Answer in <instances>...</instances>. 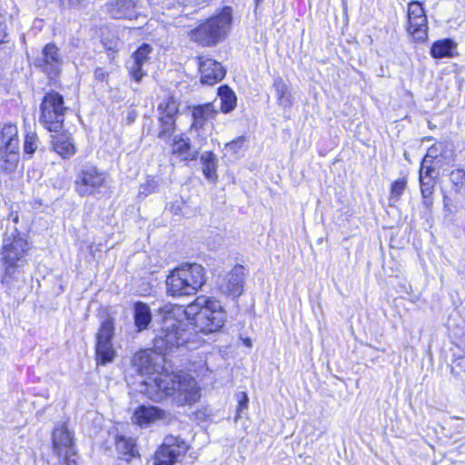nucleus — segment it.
I'll return each mask as SVG.
<instances>
[{"mask_svg":"<svg viewBox=\"0 0 465 465\" xmlns=\"http://www.w3.org/2000/svg\"><path fill=\"white\" fill-rule=\"evenodd\" d=\"M134 321L138 332L143 331L149 328L152 322V312L146 303L136 302L134 304Z\"/></svg>","mask_w":465,"mask_h":465,"instance_id":"a878e982","label":"nucleus"},{"mask_svg":"<svg viewBox=\"0 0 465 465\" xmlns=\"http://www.w3.org/2000/svg\"><path fill=\"white\" fill-rule=\"evenodd\" d=\"M19 139L16 125L5 124L0 131V168L12 171L18 163Z\"/></svg>","mask_w":465,"mask_h":465,"instance_id":"39448f33","label":"nucleus"},{"mask_svg":"<svg viewBox=\"0 0 465 465\" xmlns=\"http://www.w3.org/2000/svg\"><path fill=\"white\" fill-rule=\"evenodd\" d=\"M425 163H426V159H424L421 163V166L420 169V178L429 179V177H430V179H435L436 174H437L436 169L431 166H426Z\"/></svg>","mask_w":465,"mask_h":465,"instance_id":"4c0bfd02","label":"nucleus"},{"mask_svg":"<svg viewBox=\"0 0 465 465\" xmlns=\"http://www.w3.org/2000/svg\"><path fill=\"white\" fill-rule=\"evenodd\" d=\"M132 366L141 376L152 373L155 371L153 353L147 350L136 352L132 359Z\"/></svg>","mask_w":465,"mask_h":465,"instance_id":"b1692460","label":"nucleus"},{"mask_svg":"<svg viewBox=\"0 0 465 465\" xmlns=\"http://www.w3.org/2000/svg\"><path fill=\"white\" fill-rule=\"evenodd\" d=\"M232 8L226 6L223 11L200 24L189 33L192 41L203 46H213L223 41L231 27Z\"/></svg>","mask_w":465,"mask_h":465,"instance_id":"7ed1b4c3","label":"nucleus"},{"mask_svg":"<svg viewBox=\"0 0 465 465\" xmlns=\"http://www.w3.org/2000/svg\"><path fill=\"white\" fill-rule=\"evenodd\" d=\"M188 450L186 442L180 437L168 435L156 450L153 458L154 465H174Z\"/></svg>","mask_w":465,"mask_h":465,"instance_id":"9b49d317","label":"nucleus"},{"mask_svg":"<svg viewBox=\"0 0 465 465\" xmlns=\"http://www.w3.org/2000/svg\"><path fill=\"white\" fill-rule=\"evenodd\" d=\"M10 50V48H8L6 51H5V54H8V51Z\"/></svg>","mask_w":465,"mask_h":465,"instance_id":"de8ad7c7","label":"nucleus"},{"mask_svg":"<svg viewBox=\"0 0 465 465\" xmlns=\"http://www.w3.org/2000/svg\"><path fill=\"white\" fill-rule=\"evenodd\" d=\"M237 399H238V408H237V411H242L245 409H247L248 407V401H249V398H248V395L246 392L244 391H241L237 394Z\"/></svg>","mask_w":465,"mask_h":465,"instance_id":"ea45409f","label":"nucleus"},{"mask_svg":"<svg viewBox=\"0 0 465 465\" xmlns=\"http://www.w3.org/2000/svg\"><path fill=\"white\" fill-rule=\"evenodd\" d=\"M67 108L64 97L57 92H49L40 104V123L49 131L58 133L64 125Z\"/></svg>","mask_w":465,"mask_h":465,"instance_id":"20e7f679","label":"nucleus"},{"mask_svg":"<svg viewBox=\"0 0 465 465\" xmlns=\"http://www.w3.org/2000/svg\"><path fill=\"white\" fill-rule=\"evenodd\" d=\"M201 162L203 163V173L207 180L215 183L218 179L217 165L218 159L216 155L210 151L204 152L201 155Z\"/></svg>","mask_w":465,"mask_h":465,"instance_id":"bb28decb","label":"nucleus"},{"mask_svg":"<svg viewBox=\"0 0 465 465\" xmlns=\"http://www.w3.org/2000/svg\"><path fill=\"white\" fill-rule=\"evenodd\" d=\"M273 87L276 92L278 104L285 108L291 107L292 104V94L290 88L282 77L278 76L274 78Z\"/></svg>","mask_w":465,"mask_h":465,"instance_id":"7c9ffc66","label":"nucleus"},{"mask_svg":"<svg viewBox=\"0 0 465 465\" xmlns=\"http://www.w3.org/2000/svg\"><path fill=\"white\" fill-rule=\"evenodd\" d=\"M218 95L221 100V110L227 114L232 111L236 105V95L228 85H222L218 89Z\"/></svg>","mask_w":465,"mask_h":465,"instance_id":"2f4dec72","label":"nucleus"},{"mask_svg":"<svg viewBox=\"0 0 465 465\" xmlns=\"http://www.w3.org/2000/svg\"><path fill=\"white\" fill-rule=\"evenodd\" d=\"M208 299L205 296H200L186 308L175 305L166 310L162 326L156 331L153 340L155 350L163 353L173 347L185 345L189 341L190 333L185 329L186 324L179 318L185 317L188 320H193L196 325V317L202 309L208 304Z\"/></svg>","mask_w":465,"mask_h":465,"instance_id":"f257e3e1","label":"nucleus"},{"mask_svg":"<svg viewBox=\"0 0 465 465\" xmlns=\"http://www.w3.org/2000/svg\"><path fill=\"white\" fill-rule=\"evenodd\" d=\"M156 187L157 183L154 180H148L146 183L141 186L140 194H144V196H146L148 193L154 192Z\"/></svg>","mask_w":465,"mask_h":465,"instance_id":"a19ab883","label":"nucleus"},{"mask_svg":"<svg viewBox=\"0 0 465 465\" xmlns=\"http://www.w3.org/2000/svg\"><path fill=\"white\" fill-rule=\"evenodd\" d=\"M205 140L206 138L200 134H197L193 139L176 135L173 141L172 153L183 161L196 160Z\"/></svg>","mask_w":465,"mask_h":465,"instance_id":"4468645a","label":"nucleus"},{"mask_svg":"<svg viewBox=\"0 0 465 465\" xmlns=\"http://www.w3.org/2000/svg\"><path fill=\"white\" fill-rule=\"evenodd\" d=\"M63 64L59 48L52 43L45 45L42 52L33 59V65L50 80L59 76Z\"/></svg>","mask_w":465,"mask_h":465,"instance_id":"6e6552de","label":"nucleus"},{"mask_svg":"<svg viewBox=\"0 0 465 465\" xmlns=\"http://www.w3.org/2000/svg\"><path fill=\"white\" fill-rule=\"evenodd\" d=\"M175 387L173 401L178 406L195 403L201 397L195 380L187 374H178Z\"/></svg>","mask_w":465,"mask_h":465,"instance_id":"2eb2a0df","label":"nucleus"},{"mask_svg":"<svg viewBox=\"0 0 465 465\" xmlns=\"http://www.w3.org/2000/svg\"><path fill=\"white\" fill-rule=\"evenodd\" d=\"M244 271L245 269L242 265H235L219 282L218 286L221 292L233 299L239 297L243 292Z\"/></svg>","mask_w":465,"mask_h":465,"instance_id":"f3484780","label":"nucleus"},{"mask_svg":"<svg viewBox=\"0 0 465 465\" xmlns=\"http://www.w3.org/2000/svg\"><path fill=\"white\" fill-rule=\"evenodd\" d=\"M177 376L174 373H158L154 378L148 377L141 381L140 392L156 402L167 397L173 398Z\"/></svg>","mask_w":465,"mask_h":465,"instance_id":"423d86ee","label":"nucleus"},{"mask_svg":"<svg viewBox=\"0 0 465 465\" xmlns=\"http://www.w3.org/2000/svg\"><path fill=\"white\" fill-rule=\"evenodd\" d=\"M407 185L406 178L395 181L391 187L390 201L397 202L403 193Z\"/></svg>","mask_w":465,"mask_h":465,"instance_id":"e433bc0d","label":"nucleus"},{"mask_svg":"<svg viewBox=\"0 0 465 465\" xmlns=\"http://www.w3.org/2000/svg\"><path fill=\"white\" fill-rule=\"evenodd\" d=\"M53 450L56 456L66 465L75 464L74 456L76 451L74 449L72 433L68 430L65 424L54 428L52 436Z\"/></svg>","mask_w":465,"mask_h":465,"instance_id":"f8f14e48","label":"nucleus"},{"mask_svg":"<svg viewBox=\"0 0 465 465\" xmlns=\"http://www.w3.org/2000/svg\"><path fill=\"white\" fill-rule=\"evenodd\" d=\"M247 139L245 136H240L237 139L227 143L225 144V150L232 154H238L241 152L246 150Z\"/></svg>","mask_w":465,"mask_h":465,"instance_id":"c9c22d12","label":"nucleus"},{"mask_svg":"<svg viewBox=\"0 0 465 465\" xmlns=\"http://www.w3.org/2000/svg\"><path fill=\"white\" fill-rule=\"evenodd\" d=\"M114 335V320L107 315L101 322L96 333L95 359L97 364L105 365L114 360L116 351L112 342Z\"/></svg>","mask_w":465,"mask_h":465,"instance_id":"0eeeda50","label":"nucleus"},{"mask_svg":"<svg viewBox=\"0 0 465 465\" xmlns=\"http://www.w3.org/2000/svg\"><path fill=\"white\" fill-rule=\"evenodd\" d=\"M460 371H463L465 372V354L453 361L451 372L454 375H459Z\"/></svg>","mask_w":465,"mask_h":465,"instance_id":"58836bf2","label":"nucleus"},{"mask_svg":"<svg viewBox=\"0 0 465 465\" xmlns=\"http://www.w3.org/2000/svg\"><path fill=\"white\" fill-rule=\"evenodd\" d=\"M117 45H118V43H114L113 45H110L108 47H106L109 51H112L113 53H114L115 51H117Z\"/></svg>","mask_w":465,"mask_h":465,"instance_id":"a18cd8bd","label":"nucleus"},{"mask_svg":"<svg viewBox=\"0 0 465 465\" xmlns=\"http://www.w3.org/2000/svg\"><path fill=\"white\" fill-rule=\"evenodd\" d=\"M420 193H421L422 198H423V205L426 208H430L433 203L431 195L434 192V186H435L434 179H430V177H429V179L420 178Z\"/></svg>","mask_w":465,"mask_h":465,"instance_id":"473e14b6","label":"nucleus"},{"mask_svg":"<svg viewBox=\"0 0 465 465\" xmlns=\"http://www.w3.org/2000/svg\"><path fill=\"white\" fill-rule=\"evenodd\" d=\"M216 113L217 111L214 110L212 104L194 107L193 110V128L194 129V132L198 133V130L203 126L204 122L213 118Z\"/></svg>","mask_w":465,"mask_h":465,"instance_id":"cd10ccee","label":"nucleus"},{"mask_svg":"<svg viewBox=\"0 0 465 465\" xmlns=\"http://www.w3.org/2000/svg\"><path fill=\"white\" fill-rule=\"evenodd\" d=\"M408 33L414 41L424 42L428 37V22L424 8L420 2H411L408 8Z\"/></svg>","mask_w":465,"mask_h":465,"instance_id":"ddd939ff","label":"nucleus"},{"mask_svg":"<svg viewBox=\"0 0 465 465\" xmlns=\"http://www.w3.org/2000/svg\"><path fill=\"white\" fill-rule=\"evenodd\" d=\"M199 70L201 73V82L209 85L222 81L226 73L220 63L208 57H199Z\"/></svg>","mask_w":465,"mask_h":465,"instance_id":"aec40b11","label":"nucleus"},{"mask_svg":"<svg viewBox=\"0 0 465 465\" xmlns=\"http://www.w3.org/2000/svg\"><path fill=\"white\" fill-rule=\"evenodd\" d=\"M160 131L158 137L170 138L175 130V117L178 113V104L173 97L161 102L158 105Z\"/></svg>","mask_w":465,"mask_h":465,"instance_id":"dca6fc26","label":"nucleus"},{"mask_svg":"<svg viewBox=\"0 0 465 465\" xmlns=\"http://www.w3.org/2000/svg\"><path fill=\"white\" fill-rule=\"evenodd\" d=\"M108 77V73L102 67H97L94 70V78L99 82L106 81Z\"/></svg>","mask_w":465,"mask_h":465,"instance_id":"79ce46f5","label":"nucleus"},{"mask_svg":"<svg viewBox=\"0 0 465 465\" xmlns=\"http://www.w3.org/2000/svg\"><path fill=\"white\" fill-rule=\"evenodd\" d=\"M263 0H254L256 6H258Z\"/></svg>","mask_w":465,"mask_h":465,"instance_id":"49530a36","label":"nucleus"},{"mask_svg":"<svg viewBox=\"0 0 465 465\" xmlns=\"http://www.w3.org/2000/svg\"><path fill=\"white\" fill-rule=\"evenodd\" d=\"M39 143V138L35 132L26 131L23 145L25 153L33 155L36 152Z\"/></svg>","mask_w":465,"mask_h":465,"instance_id":"72a5a7b5","label":"nucleus"},{"mask_svg":"<svg viewBox=\"0 0 465 465\" xmlns=\"http://www.w3.org/2000/svg\"><path fill=\"white\" fill-rule=\"evenodd\" d=\"M9 219L12 220L15 223H17L19 220V215L16 212H12L9 215Z\"/></svg>","mask_w":465,"mask_h":465,"instance_id":"c03bdc74","label":"nucleus"},{"mask_svg":"<svg viewBox=\"0 0 465 465\" xmlns=\"http://www.w3.org/2000/svg\"><path fill=\"white\" fill-rule=\"evenodd\" d=\"M153 48L148 44H143L133 54L130 61L128 62V68L133 79L140 83L142 78L146 74L143 70V65L148 62L149 54L152 53Z\"/></svg>","mask_w":465,"mask_h":465,"instance_id":"412c9836","label":"nucleus"},{"mask_svg":"<svg viewBox=\"0 0 465 465\" xmlns=\"http://www.w3.org/2000/svg\"><path fill=\"white\" fill-rule=\"evenodd\" d=\"M225 319L226 312L220 302L209 298L208 304L196 317V327L203 333L215 332L223 326Z\"/></svg>","mask_w":465,"mask_h":465,"instance_id":"9d476101","label":"nucleus"},{"mask_svg":"<svg viewBox=\"0 0 465 465\" xmlns=\"http://www.w3.org/2000/svg\"><path fill=\"white\" fill-rule=\"evenodd\" d=\"M170 420V413L155 406L142 405L134 411L133 415L134 422L142 427L150 426L157 420L169 422Z\"/></svg>","mask_w":465,"mask_h":465,"instance_id":"6ab92c4d","label":"nucleus"},{"mask_svg":"<svg viewBox=\"0 0 465 465\" xmlns=\"http://www.w3.org/2000/svg\"><path fill=\"white\" fill-rule=\"evenodd\" d=\"M63 7H73L82 4L84 0H59Z\"/></svg>","mask_w":465,"mask_h":465,"instance_id":"37998d69","label":"nucleus"},{"mask_svg":"<svg viewBox=\"0 0 465 465\" xmlns=\"http://www.w3.org/2000/svg\"><path fill=\"white\" fill-rule=\"evenodd\" d=\"M54 150L64 158H69L75 153V148L66 134H60L53 136Z\"/></svg>","mask_w":465,"mask_h":465,"instance_id":"c85d7f7f","label":"nucleus"},{"mask_svg":"<svg viewBox=\"0 0 465 465\" xmlns=\"http://www.w3.org/2000/svg\"><path fill=\"white\" fill-rule=\"evenodd\" d=\"M105 179V173L93 164H85L77 173L75 191L80 196L93 195L104 185Z\"/></svg>","mask_w":465,"mask_h":465,"instance_id":"1a4fd4ad","label":"nucleus"},{"mask_svg":"<svg viewBox=\"0 0 465 465\" xmlns=\"http://www.w3.org/2000/svg\"><path fill=\"white\" fill-rule=\"evenodd\" d=\"M29 251L27 240L16 229L5 234L0 252L4 270L1 285L10 295L15 296L25 286L22 268L27 262Z\"/></svg>","mask_w":465,"mask_h":465,"instance_id":"f03ea898","label":"nucleus"},{"mask_svg":"<svg viewBox=\"0 0 465 465\" xmlns=\"http://www.w3.org/2000/svg\"><path fill=\"white\" fill-rule=\"evenodd\" d=\"M185 274L181 272L178 268L171 272L166 279L167 293L171 296H183V295H193L187 289L186 280L183 277Z\"/></svg>","mask_w":465,"mask_h":465,"instance_id":"5701e85b","label":"nucleus"},{"mask_svg":"<svg viewBox=\"0 0 465 465\" xmlns=\"http://www.w3.org/2000/svg\"><path fill=\"white\" fill-rule=\"evenodd\" d=\"M186 280L187 289L195 293L205 282L204 269L197 263H185L179 267Z\"/></svg>","mask_w":465,"mask_h":465,"instance_id":"4be33fe9","label":"nucleus"},{"mask_svg":"<svg viewBox=\"0 0 465 465\" xmlns=\"http://www.w3.org/2000/svg\"><path fill=\"white\" fill-rule=\"evenodd\" d=\"M106 12L114 19H137L140 16L136 0H108Z\"/></svg>","mask_w":465,"mask_h":465,"instance_id":"a211bd4d","label":"nucleus"},{"mask_svg":"<svg viewBox=\"0 0 465 465\" xmlns=\"http://www.w3.org/2000/svg\"><path fill=\"white\" fill-rule=\"evenodd\" d=\"M456 47L455 43L450 39L436 41L430 47V54L433 58L441 59L444 57H453V51Z\"/></svg>","mask_w":465,"mask_h":465,"instance_id":"c756f323","label":"nucleus"},{"mask_svg":"<svg viewBox=\"0 0 465 465\" xmlns=\"http://www.w3.org/2000/svg\"><path fill=\"white\" fill-rule=\"evenodd\" d=\"M115 449L119 454V458L126 463H130L133 460H139L140 458L138 450L136 449L134 440L131 438L127 439L123 436H118L115 440Z\"/></svg>","mask_w":465,"mask_h":465,"instance_id":"393cba45","label":"nucleus"},{"mask_svg":"<svg viewBox=\"0 0 465 465\" xmlns=\"http://www.w3.org/2000/svg\"><path fill=\"white\" fill-rule=\"evenodd\" d=\"M450 180L453 185V190L456 193H460L465 186V171L463 169L452 170L450 173Z\"/></svg>","mask_w":465,"mask_h":465,"instance_id":"f704fd0d","label":"nucleus"}]
</instances>
